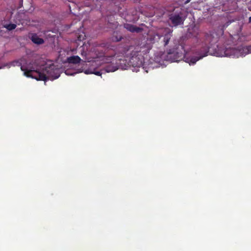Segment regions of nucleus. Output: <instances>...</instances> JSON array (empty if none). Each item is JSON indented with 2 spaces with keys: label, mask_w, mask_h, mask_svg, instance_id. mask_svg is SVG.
Returning a JSON list of instances; mask_svg holds the SVG:
<instances>
[{
  "label": "nucleus",
  "mask_w": 251,
  "mask_h": 251,
  "mask_svg": "<svg viewBox=\"0 0 251 251\" xmlns=\"http://www.w3.org/2000/svg\"><path fill=\"white\" fill-rule=\"evenodd\" d=\"M21 69L24 72V75L37 80L46 81L50 79H55L59 77V75L56 73L58 70L53 65L46 67L42 72L37 69V66L30 62H23L20 64Z\"/></svg>",
  "instance_id": "1"
},
{
  "label": "nucleus",
  "mask_w": 251,
  "mask_h": 251,
  "mask_svg": "<svg viewBox=\"0 0 251 251\" xmlns=\"http://www.w3.org/2000/svg\"><path fill=\"white\" fill-rule=\"evenodd\" d=\"M129 48L128 46L120 48L119 50V56L117 63L122 69H126L128 67L132 66L134 68H140L143 65L144 57L142 54L127 53L126 50Z\"/></svg>",
  "instance_id": "2"
},
{
  "label": "nucleus",
  "mask_w": 251,
  "mask_h": 251,
  "mask_svg": "<svg viewBox=\"0 0 251 251\" xmlns=\"http://www.w3.org/2000/svg\"><path fill=\"white\" fill-rule=\"evenodd\" d=\"M219 38V35L215 31H209L205 33L204 35V46L202 48V50L199 57L192 58L189 62L190 65H194L200 59L207 55L210 46H212L217 43Z\"/></svg>",
  "instance_id": "3"
},
{
  "label": "nucleus",
  "mask_w": 251,
  "mask_h": 251,
  "mask_svg": "<svg viewBox=\"0 0 251 251\" xmlns=\"http://www.w3.org/2000/svg\"><path fill=\"white\" fill-rule=\"evenodd\" d=\"M187 16V12L183 6L176 7L169 15V21L172 26L177 27L183 25Z\"/></svg>",
  "instance_id": "4"
},
{
  "label": "nucleus",
  "mask_w": 251,
  "mask_h": 251,
  "mask_svg": "<svg viewBox=\"0 0 251 251\" xmlns=\"http://www.w3.org/2000/svg\"><path fill=\"white\" fill-rule=\"evenodd\" d=\"M151 49V47L148 44H145L142 46H129V48L126 49V52L129 53H133V54H142L143 56L149 52Z\"/></svg>",
  "instance_id": "5"
},
{
  "label": "nucleus",
  "mask_w": 251,
  "mask_h": 251,
  "mask_svg": "<svg viewBox=\"0 0 251 251\" xmlns=\"http://www.w3.org/2000/svg\"><path fill=\"white\" fill-rule=\"evenodd\" d=\"M160 34L161 35L160 43L162 44L164 46H166L169 44L173 36V30L169 28H165L163 30L161 31Z\"/></svg>",
  "instance_id": "6"
},
{
  "label": "nucleus",
  "mask_w": 251,
  "mask_h": 251,
  "mask_svg": "<svg viewBox=\"0 0 251 251\" xmlns=\"http://www.w3.org/2000/svg\"><path fill=\"white\" fill-rule=\"evenodd\" d=\"M161 31L153 33L149 35L148 40L151 43H160L161 39Z\"/></svg>",
  "instance_id": "7"
},
{
  "label": "nucleus",
  "mask_w": 251,
  "mask_h": 251,
  "mask_svg": "<svg viewBox=\"0 0 251 251\" xmlns=\"http://www.w3.org/2000/svg\"><path fill=\"white\" fill-rule=\"evenodd\" d=\"M118 56H119V53L116 56L114 57V58H115V60H116V65H113L112 64H107L105 67V70L106 72H114L118 69V66L121 67V66L117 63L119 62V61H118V58H119Z\"/></svg>",
  "instance_id": "8"
},
{
  "label": "nucleus",
  "mask_w": 251,
  "mask_h": 251,
  "mask_svg": "<svg viewBox=\"0 0 251 251\" xmlns=\"http://www.w3.org/2000/svg\"><path fill=\"white\" fill-rule=\"evenodd\" d=\"M124 27L131 32L140 33L143 30L142 28L129 24H124Z\"/></svg>",
  "instance_id": "9"
},
{
  "label": "nucleus",
  "mask_w": 251,
  "mask_h": 251,
  "mask_svg": "<svg viewBox=\"0 0 251 251\" xmlns=\"http://www.w3.org/2000/svg\"><path fill=\"white\" fill-rule=\"evenodd\" d=\"M180 46L181 47V49L182 50H181L180 52L176 51L175 53H174L175 54V55H176V56L175 58V61H177L178 60V59H182L184 57V54L186 53V51H185V50L184 49V45L180 44ZM172 53H171V52H169V54H172Z\"/></svg>",
  "instance_id": "10"
},
{
  "label": "nucleus",
  "mask_w": 251,
  "mask_h": 251,
  "mask_svg": "<svg viewBox=\"0 0 251 251\" xmlns=\"http://www.w3.org/2000/svg\"><path fill=\"white\" fill-rule=\"evenodd\" d=\"M30 39L36 44L41 45L44 43V41L42 38H40L36 34L33 33L31 34Z\"/></svg>",
  "instance_id": "11"
},
{
  "label": "nucleus",
  "mask_w": 251,
  "mask_h": 251,
  "mask_svg": "<svg viewBox=\"0 0 251 251\" xmlns=\"http://www.w3.org/2000/svg\"><path fill=\"white\" fill-rule=\"evenodd\" d=\"M69 63L77 64L80 62L81 59L78 56H72L67 59Z\"/></svg>",
  "instance_id": "12"
},
{
  "label": "nucleus",
  "mask_w": 251,
  "mask_h": 251,
  "mask_svg": "<svg viewBox=\"0 0 251 251\" xmlns=\"http://www.w3.org/2000/svg\"><path fill=\"white\" fill-rule=\"evenodd\" d=\"M234 51V50L232 48H226L224 51V54H222V55L230 56L233 55Z\"/></svg>",
  "instance_id": "13"
},
{
  "label": "nucleus",
  "mask_w": 251,
  "mask_h": 251,
  "mask_svg": "<svg viewBox=\"0 0 251 251\" xmlns=\"http://www.w3.org/2000/svg\"><path fill=\"white\" fill-rule=\"evenodd\" d=\"M5 28H6L8 30L11 31L16 28L17 25L15 24H9L7 25H5L3 26Z\"/></svg>",
  "instance_id": "14"
},
{
  "label": "nucleus",
  "mask_w": 251,
  "mask_h": 251,
  "mask_svg": "<svg viewBox=\"0 0 251 251\" xmlns=\"http://www.w3.org/2000/svg\"><path fill=\"white\" fill-rule=\"evenodd\" d=\"M115 33H114V35L112 36V41L114 42H119L122 40L123 38L122 36L120 35H118L116 33V34H115Z\"/></svg>",
  "instance_id": "15"
},
{
  "label": "nucleus",
  "mask_w": 251,
  "mask_h": 251,
  "mask_svg": "<svg viewBox=\"0 0 251 251\" xmlns=\"http://www.w3.org/2000/svg\"><path fill=\"white\" fill-rule=\"evenodd\" d=\"M93 73L95 75H98V76H100L102 74V73L100 71H95Z\"/></svg>",
  "instance_id": "16"
},
{
  "label": "nucleus",
  "mask_w": 251,
  "mask_h": 251,
  "mask_svg": "<svg viewBox=\"0 0 251 251\" xmlns=\"http://www.w3.org/2000/svg\"><path fill=\"white\" fill-rule=\"evenodd\" d=\"M249 52L251 53V46H248L246 49Z\"/></svg>",
  "instance_id": "17"
},
{
  "label": "nucleus",
  "mask_w": 251,
  "mask_h": 251,
  "mask_svg": "<svg viewBox=\"0 0 251 251\" xmlns=\"http://www.w3.org/2000/svg\"><path fill=\"white\" fill-rule=\"evenodd\" d=\"M191 1V0H186V1H185L183 3L184 4H187L188 3H189L190 1Z\"/></svg>",
  "instance_id": "18"
},
{
  "label": "nucleus",
  "mask_w": 251,
  "mask_h": 251,
  "mask_svg": "<svg viewBox=\"0 0 251 251\" xmlns=\"http://www.w3.org/2000/svg\"><path fill=\"white\" fill-rule=\"evenodd\" d=\"M77 38H78V40H79V41H81V40H82L83 39V38L82 39H81V37H80V36H79L77 37Z\"/></svg>",
  "instance_id": "19"
},
{
  "label": "nucleus",
  "mask_w": 251,
  "mask_h": 251,
  "mask_svg": "<svg viewBox=\"0 0 251 251\" xmlns=\"http://www.w3.org/2000/svg\"><path fill=\"white\" fill-rule=\"evenodd\" d=\"M198 33H197L196 34H194V37H198Z\"/></svg>",
  "instance_id": "20"
},
{
  "label": "nucleus",
  "mask_w": 251,
  "mask_h": 251,
  "mask_svg": "<svg viewBox=\"0 0 251 251\" xmlns=\"http://www.w3.org/2000/svg\"><path fill=\"white\" fill-rule=\"evenodd\" d=\"M249 23H251V17H250L249 18Z\"/></svg>",
  "instance_id": "21"
}]
</instances>
